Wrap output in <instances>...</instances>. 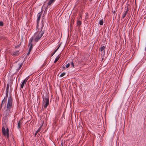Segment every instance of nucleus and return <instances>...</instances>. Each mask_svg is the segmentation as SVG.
I'll return each mask as SVG.
<instances>
[{
  "mask_svg": "<svg viewBox=\"0 0 146 146\" xmlns=\"http://www.w3.org/2000/svg\"><path fill=\"white\" fill-rule=\"evenodd\" d=\"M45 30V29L43 25L41 27L40 29L36 32L33 36L35 38V41L37 42L43 35Z\"/></svg>",
  "mask_w": 146,
  "mask_h": 146,
  "instance_id": "obj_1",
  "label": "nucleus"
},
{
  "mask_svg": "<svg viewBox=\"0 0 146 146\" xmlns=\"http://www.w3.org/2000/svg\"><path fill=\"white\" fill-rule=\"evenodd\" d=\"M42 96L43 99V104L44 105V108L46 109L49 104V96L46 93L43 94Z\"/></svg>",
  "mask_w": 146,
  "mask_h": 146,
  "instance_id": "obj_2",
  "label": "nucleus"
},
{
  "mask_svg": "<svg viewBox=\"0 0 146 146\" xmlns=\"http://www.w3.org/2000/svg\"><path fill=\"white\" fill-rule=\"evenodd\" d=\"M13 100L11 96H9L8 98V101L7 105V108L8 109H11L12 106V103Z\"/></svg>",
  "mask_w": 146,
  "mask_h": 146,
  "instance_id": "obj_3",
  "label": "nucleus"
},
{
  "mask_svg": "<svg viewBox=\"0 0 146 146\" xmlns=\"http://www.w3.org/2000/svg\"><path fill=\"white\" fill-rule=\"evenodd\" d=\"M2 131L4 135L5 136H6L7 138H9V129L7 127L6 130L5 127L3 126L2 127Z\"/></svg>",
  "mask_w": 146,
  "mask_h": 146,
  "instance_id": "obj_4",
  "label": "nucleus"
},
{
  "mask_svg": "<svg viewBox=\"0 0 146 146\" xmlns=\"http://www.w3.org/2000/svg\"><path fill=\"white\" fill-rule=\"evenodd\" d=\"M42 11H41L37 15V17L38 18L37 19V27H38V23L39 22V21H40L41 16L42 15Z\"/></svg>",
  "mask_w": 146,
  "mask_h": 146,
  "instance_id": "obj_5",
  "label": "nucleus"
},
{
  "mask_svg": "<svg viewBox=\"0 0 146 146\" xmlns=\"http://www.w3.org/2000/svg\"><path fill=\"white\" fill-rule=\"evenodd\" d=\"M23 62H21L18 63V64L17 65V66H18V67L16 68L17 72H18L19 71L20 69L21 68V67L23 66Z\"/></svg>",
  "mask_w": 146,
  "mask_h": 146,
  "instance_id": "obj_6",
  "label": "nucleus"
},
{
  "mask_svg": "<svg viewBox=\"0 0 146 146\" xmlns=\"http://www.w3.org/2000/svg\"><path fill=\"white\" fill-rule=\"evenodd\" d=\"M11 109H8V108L5 111V116L7 117L8 116L9 114V113L11 112Z\"/></svg>",
  "mask_w": 146,
  "mask_h": 146,
  "instance_id": "obj_7",
  "label": "nucleus"
},
{
  "mask_svg": "<svg viewBox=\"0 0 146 146\" xmlns=\"http://www.w3.org/2000/svg\"><path fill=\"white\" fill-rule=\"evenodd\" d=\"M11 55L14 57L18 56L19 54V51H15L11 54Z\"/></svg>",
  "mask_w": 146,
  "mask_h": 146,
  "instance_id": "obj_8",
  "label": "nucleus"
},
{
  "mask_svg": "<svg viewBox=\"0 0 146 146\" xmlns=\"http://www.w3.org/2000/svg\"><path fill=\"white\" fill-rule=\"evenodd\" d=\"M42 125H43V124H42V125H41L39 127V128L36 131V133H35V137L36 136V134H37V133L38 132H40V131Z\"/></svg>",
  "mask_w": 146,
  "mask_h": 146,
  "instance_id": "obj_9",
  "label": "nucleus"
},
{
  "mask_svg": "<svg viewBox=\"0 0 146 146\" xmlns=\"http://www.w3.org/2000/svg\"><path fill=\"white\" fill-rule=\"evenodd\" d=\"M9 84H7V88H6V95H8V92L9 90Z\"/></svg>",
  "mask_w": 146,
  "mask_h": 146,
  "instance_id": "obj_10",
  "label": "nucleus"
},
{
  "mask_svg": "<svg viewBox=\"0 0 146 146\" xmlns=\"http://www.w3.org/2000/svg\"><path fill=\"white\" fill-rule=\"evenodd\" d=\"M105 48L106 47L105 46H103V45H102L101 47L99 49V50L101 52H102L103 50H105Z\"/></svg>",
  "mask_w": 146,
  "mask_h": 146,
  "instance_id": "obj_11",
  "label": "nucleus"
},
{
  "mask_svg": "<svg viewBox=\"0 0 146 146\" xmlns=\"http://www.w3.org/2000/svg\"><path fill=\"white\" fill-rule=\"evenodd\" d=\"M6 104V102H5V101H2L1 102V106H0V110H1V109L2 108V105H4L5 106Z\"/></svg>",
  "mask_w": 146,
  "mask_h": 146,
  "instance_id": "obj_12",
  "label": "nucleus"
},
{
  "mask_svg": "<svg viewBox=\"0 0 146 146\" xmlns=\"http://www.w3.org/2000/svg\"><path fill=\"white\" fill-rule=\"evenodd\" d=\"M26 82L25 81L23 80L21 83V88H23V87L24 85H25L26 84Z\"/></svg>",
  "mask_w": 146,
  "mask_h": 146,
  "instance_id": "obj_13",
  "label": "nucleus"
},
{
  "mask_svg": "<svg viewBox=\"0 0 146 146\" xmlns=\"http://www.w3.org/2000/svg\"><path fill=\"white\" fill-rule=\"evenodd\" d=\"M71 65L72 66L73 68H75V67L77 66V65L76 64H75V62H71Z\"/></svg>",
  "mask_w": 146,
  "mask_h": 146,
  "instance_id": "obj_14",
  "label": "nucleus"
},
{
  "mask_svg": "<svg viewBox=\"0 0 146 146\" xmlns=\"http://www.w3.org/2000/svg\"><path fill=\"white\" fill-rule=\"evenodd\" d=\"M29 46H30L29 50V51H31L33 48V44L32 43H29Z\"/></svg>",
  "mask_w": 146,
  "mask_h": 146,
  "instance_id": "obj_15",
  "label": "nucleus"
},
{
  "mask_svg": "<svg viewBox=\"0 0 146 146\" xmlns=\"http://www.w3.org/2000/svg\"><path fill=\"white\" fill-rule=\"evenodd\" d=\"M60 56H59V55H58L57 57H56V58L55 60L54 61V62L56 63V62L57 61L59 60V59L60 58Z\"/></svg>",
  "mask_w": 146,
  "mask_h": 146,
  "instance_id": "obj_16",
  "label": "nucleus"
},
{
  "mask_svg": "<svg viewBox=\"0 0 146 146\" xmlns=\"http://www.w3.org/2000/svg\"><path fill=\"white\" fill-rule=\"evenodd\" d=\"M55 0H50L48 3V5H50Z\"/></svg>",
  "mask_w": 146,
  "mask_h": 146,
  "instance_id": "obj_17",
  "label": "nucleus"
},
{
  "mask_svg": "<svg viewBox=\"0 0 146 146\" xmlns=\"http://www.w3.org/2000/svg\"><path fill=\"white\" fill-rule=\"evenodd\" d=\"M33 40L35 41V38L34 36H33L30 40L29 43H32V42Z\"/></svg>",
  "mask_w": 146,
  "mask_h": 146,
  "instance_id": "obj_18",
  "label": "nucleus"
},
{
  "mask_svg": "<svg viewBox=\"0 0 146 146\" xmlns=\"http://www.w3.org/2000/svg\"><path fill=\"white\" fill-rule=\"evenodd\" d=\"M60 45L59 46L56 48V49L54 51V52L52 53L51 54V56H52L58 50L59 48L60 47Z\"/></svg>",
  "mask_w": 146,
  "mask_h": 146,
  "instance_id": "obj_19",
  "label": "nucleus"
},
{
  "mask_svg": "<svg viewBox=\"0 0 146 146\" xmlns=\"http://www.w3.org/2000/svg\"><path fill=\"white\" fill-rule=\"evenodd\" d=\"M104 23L103 19L100 20L99 22V24L101 25H102Z\"/></svg>",
  "mask_w": 146,
  "mask_h": 146,
  "instance_id": "obj_20",
  "label": "nucleus"
},
{
  "mask_svg": "<svg viewBox=\"0 0 146 146\" xmlns=\"http://www.w3.org/2000/svg\"><path fill=\"white\" fill-rule=\"evenodd\" d=\"M127 11H128V10H127V11H126L123 14V15L122 16V18L123 19L125 17V16L126 15V13H127Z\"/></svg>",
  "mask_w": 146,
  "mask_h": 146,
  "instance_id": "obj_21",
  "label": "nucleus"
},
{
  "mask_svg": "<svg viewBox=\"0 0 146 146\" xmlns=\"http://www.w3.org/2000/svg\"><path fill=\"white\" fill-rule=\"evenodd\" d=\"M8 96V95H6V96L4 97V99L2 101H5V102H6L7 100Z\"/></svg>",
  "mask_w": 146,
  "mask_h": 146,
  "instance_id": "obj_22",
  "label": "nucleus"
},
{
  "mask_svg": "<svg viewBox=\"0 0 146 146\" xmlns=\"http://www.w3.org/2000/svg\"><path fill=\"white\" fill-rule=\"evenodd\" d=\"M21 124V122H20V121H19L18 123V125H17V127L19 129L21 127V126H20Z\"/></svg>",
  "mask_w": 146,
  "mask_h": 146,
  "instance_id": "obj_23",
  "label": "nucleus"
},
{
  "mask_svg": "<svg viewBox=\"0 0 146 146\" xmlns=\"http://www.w3.org/2000/svg\"><path fill=\"white\" fill-rule=\"evenodd\" d=\"M82 23L81 21H77V24L78 25H81Z\"/></svg>",
  "mask_w": 146,
  "mask_h": 146,
  "instance_id": "obj_24",
  "label": "nucleus"
},
{
  "mask_svg": "<svg viewBox=\"0 0 146 146\" xmlns=\"http://www.w3.org/2000/svg\"><path fill=\"white\" fill-rule=\"evenodd\" d=\"M65 74H66V73H65L63 72V73H62L60 74V77H62L63 76H64L65 75Z\"/></svg>",
  "mask_w": 146,
  "mask_h": 146,
  "instance_id": "obj_25",
  "label": "nucleus"
},
{
  "mask_svg": "<svg viewBox=\"0 0 146 146\" xmlns=\"http://www.w3.org/2000/svg\"><path fill=\"white\" fill-rule=\"evenodd\" d=\"M4 25V23L3 22L1 21H0V26H3Z\"/></svg>",
  "mask_w": 146,
  "mask_h": 146,
  "instance_id": "obj_26",
  "label": "nucleus"
},
{
  "mask_svg": "<svg viewBox=\"0 0 146 146\" xmlns=\"http://www.w3.org/2000/svg\"><path fill=\"white\" fill-rule=\"evenodd\" d=\"M29 76L27 77L24 80L25 81L27 82L28 79L29 78Z\"/></svg>",
  "mask_w": 146,
  "mask_h": 146,
  "instance_id": "obj_27",
  "label": "nucleus"
},
{
  "mask_svg": "<svg viewBox=\"0 0 146 146\" xmlns=\"http://www.w3.org/2000/svg\"><path fill=\"white\" fill-rule=\"evenodd\" d=\"M70 66V64L69 63H68V64H67L66 66V68H68L69 66Z\"/></svg>",
  "mask_w": 146,
  "mask_h": 146,
  "instance_id": "obj_28",
  "label": "nucleus"
},
{
  "mask_svg": "<svg viewBox=\"0 0 146 146\" xmlns=\"http://www.w3.org/2000/svg\"><path fill=\"white\" fill-rule=\"evenodd\" d=\"M62 70H65V69H66V68L65 67V66H64V65L62 66Z\"/></svg>",
  "mask_w": 146,
  "mask_h": 146,
  "instance_id": "obj_29",
  "label": "nucleus"
},
{
  "mask_svg": "<svg viewBox=\"0 0 146 146\" xmlns=\"http://www.w3.org/2000/svg\"><path fill=\"white\" fill-rule=\"evenodd\" d=\"M20 45H21V43H20V44H19V45H17V46H15V48H18V47H19V46H20Z\"/></svg>",
  "mask_w": 146,
  "mask_h": 146,
  "instance_id": "obj_30",
  "label": "nucleus"
},
{
  "mask_svg": "<svg viewBox=\"0 0 146 146\" xmlns=\"http://www.w3.org/2000/svg\"><path fill=\"white\" fill-rule=\"evenodd\" d=\"M46 65V64L44 63V64H43L41 66V68H43L44 66Z\"/></svg>",
  "mask_w": 146,
  "mask_h": 146,
  "instance_id": "obj_31",
  "label": "nucleus"
},
{
  "mask_svg": "<svg viewBox=\"0 0 146 146\" xmlns=\"http://www.w3.org/2000/svg\"><path fill=\"white\" fill-rule=\"evenodd\" d=\"M31 51H29H29L27 54V55H29V54Z\"/></svg>",
  "mask_w": 146,
  "mask_h": 146,
  "instance_id": "obj_32",
  "label": "nucleus"
},
{
  "mask_svg": "<svg viewBox=\"0 0 146 146\" xmlns=\"http://www.w3.org/2000/svg\"><path fill=\"white\" fill-rule=\"evenodd\" d=\"M56 121H55L54 122V123H53L54 124V125H56Z\"/></svg>",
  "mask_w": 146,
  "mask_h": 146,
  "instance_id": "obj_33",
  "label": "nucleus"
},
{
  "mask_svg": "<svg viewBox=\"0 0 146 146\" xmlns=\"http://www.w3.org/2000/svg\"><path fill=\"white\" fill-rule=\"evenodd\" d=\"M92 0H89V1H92Z\"/></svg>",
  "mask_w": 146,
  "mask_h": 146,
  "instance_id": "obj_34",
  "label": "nucleus"
}]
</instances>
